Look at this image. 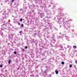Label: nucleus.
Returning a JSON list of instances; mask_svg holds the SVG:
<instances>
[{
    "label": "nucleus",
    "instance_id": "obj_9",
    "mask_svg": "<svg viewBox=\"0 0 77 77\" xmlns=\"http://www.w3.org/2000/svg\"><path fill=\"white\" fill-rule=\"evenodd\" d=\"M28 48L27 47V46H25V48L26 49H27V48Z\"/></svg>",
    "mask_w": 77,
    "mask_h": 77
},
{
    "label": "nucleus",
    "instance_id": "obj_3",
    "mask_svg": "<svg viewBox=\"0 0 77 77\" xmlns=\"http://www.w3.org/2000/svg\"><path fill=\"white\" fill-rule=\"evenodd\" d=\"M8 63H11V60H9V61H8Z\"/></svg>",
    "mask_w": 77,
    "mask_h": 77
},
{
    "label": "nucleus",
    "instance_id": "obj_13",
    "mask_svg": "<svg viewBox=\"0 0 77 77\" xmlns=\"http://www.w3.org/2000/svg\"><path fill=\"white\" fill-rule=\"evenodd\" d=\"M14 0H12V3H14Z\"/></svg>",
    "mask_w": 77,
    "mask_h": 77
},
{
    "label": "nucleus",
    "instance_id": "obj_12",
    "mask_svg": "<svg viewBox=\"0 0 77 77\" xmlns=\"http://www.w3.org/2000/svg\"><path fill=\"white\" fill-rule=\"evenodd\" d=\"M2 66H2V65H0V67H1V68L2 67Z\"/></svg>",
    "mask_w": 77,
    "mask_h": 77
},
{
    "label": "nucleus",
    "instance_id": "obj_6",
    "mask_svg": "<svg viewBox=\"0 0 77 77\" xmlns=\"http://www.w3.org/2000/svg\"><path fill=\"white\" fill-rule=\"evenodd\" d=\"M61 64L62 65H63V64H64V62H62Z\"/></svg>",
    "mask_w": 77,
    "mask_h": 77
},
{
    "label": "nucleus",
    "instance_id": "obj_1",
    "mask_svg": "<svg viewBox=\"0 0 77 77\" xmlns=\"http://www.w3.org/2000/svg\"><path fill=\"white\" fill-rule=\"evenodd\" d=\"M55 72L56 74H58V71L57 70H55Z\"/></svg>",
    "mask_w": 77,
    "mask_h": 77
},
{
    "label": "nucleus",
    "instance_id": "obj_2",
    "mask_svg": "<svg viewBox=\"0 0 77 77\" xmlns=\"http://www.w3.org/2000/svg\"><path fill=\"white\" fill-rule=\"evenodd\" d=\"M73 47L74 48H77V46H74Z\"/></svg>",
    "mask_w": 77,
    "mask_h": 77
},
{
    "label": "nucleus",
    "instance_id": "obj_11",
    "mask_svg": "<svg viewBox=\"0 0 77 77\" xmlns=\"http://www.w3.org/2000/svg\"><path fill=\"white\" fill-rule=\"evenodd\" d=\"M18 25H20V22H18Z\"/></svg>",
    "mask_w": 77,
    "mask_h": 77
},
{
    "label": "nucleus",
    "instance_id": "obj_10",
    "mask_svg": "<svg viewBox=\"0 0 77 77\" xmlns=\"http://www.w3.org/2000/svg\"><path fill=\"white\" fill-rule=\"evenodd\" d=\"M20 21H23V19H22V18L20 19Z\"/></svg>",
    "mask_w": 77,
    "mask_h": 77
},
{
    "label": "nucleus",
    "instance_id": "obj_8",
    "mask_svg": "<svg viewBox=\"0 0 77 77\" xmlns=\"http://www.w3.org/2000/svg\"><path fill=\"white\" fill-rule=\"evenodd\" d=\"M21 25L22 27H24V25H23V24H21Z\"/></svg>",
    "mask_w": 77,
    "mask_h": 77
},
{
    "label": "nucleus",
    "instance_id": "obj_14",
    "mask_svg": "<svg viewBox=\"0 0 77 77\" xmlns=\"http://www.w3.org/2000/svg\"><path fill=\"white\" fill-rule=\"evenodd\" d=\"M75 63H77V60H76L75 61Z\"/></svg>",
    "mask_w": 77,
    "mask_h": 77
},
{
    "label": "nucleus",
    "instance_id": "obj_5",
    "mask_svg": "<svg viewBox=\"0 0 77 77\" xmlns=\"http://www.w3.org/2000/svg\"><path fill=\"white\" fill-rule=\"evenodd\" d=\"M22 50L23 51H24V49L23 48L22 49Z\"/></svg>",
    "mask_w": 77,
    "mask_h": 77
},
{
    "label": "nucleus",
    "instance_id": "obj_7",
    "mask_svg": "<svg viewBox=\"0 0 77 77\" xmlns=\"http://www.w3.org/2000/svg\"><path fill=\"white\" fill-rule=\"evenodd\" d=\"M14 53L15 54H17V52H16V51H14Z\"/></svg>",
    "mask_w": 77,
    "mask_h": 77
},
{
    "label": "nucleus",
    "instance_id": "obj_4",
    "mask_svg": "<svg viewBox=\"0 0 77 77\" xmlns=\"http://www.w3.org/2000/svg\"><path fill=\"white\" fill-rule=\"evenodd\" d=\"M69 67L70 68H72V65H71V64L70 65Z\"/></svg>",
    "mask_w": 77,
    "mask_h": 77
},
{
    "label": "nucleus",
    "instance_id": "obj_15",
    "mask_svg": "<svg viewBox=\"0 0 77 77\" xmlns=\"http://www.w3.org/2000/svg\"><path fill=\"white\" fill-rule=\"evenodd\" d=\"M21 32H21V31H20V32H19V33H21Z\"/></svg>",
    "mask_w": 77,
    "mask_h": 77
}]
</instances>
